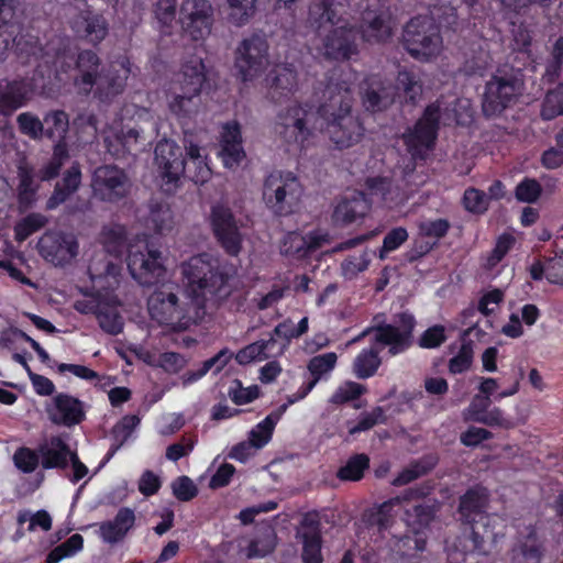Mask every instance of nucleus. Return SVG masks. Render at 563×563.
<instances>
[{"mask_svg": "<svg viewBox=\"0 0 563 563\" xmlns=\"http://www.w3.org/2000/svg\"><path fill=\"white\" fill-rule=\"evenodd\" d=\"M235 269L208 253L190 257L183 265V274L191 292L189 300L183 289L173 283L157 286L147 299L151 318L174 332L185 331L203 312L207 296L225 298L231 294L230 279Z\"/></svg>", "mask_w": 563, "mask_h": 563, "instance_id": "obj_1", "label": "nucleus"}, {"mask_svg": "<svg viewBox=\"0 0 563 563\" xmlns=\"http://www.w3.org/2000/svg\"><path fill=\"white\" fill-rule=\"evenodd\" d=\"M334 71L327 76L322 91L324 101L317 109L320 129L340 150L358 143L364 135V126L358 117L352 113V93L347 81L334 78Z\"/></svg>", "mask_w": 563, "mask_h": 563, "instance_id": "obj_2", "label": "nucleus"}, {"mask_svg": "<svg viewBox=\"0 0 563 563\" xmlns=\"http://www.w3.org/2000/svg\"><path fill=\"white\" fill-rule=\"evenodd\" d=\"M417 325L415 316L409 311L395 314V323L380 322L366 328L355 341L373 333L371 346L361 350L353 361V373L360 379L373 377L382 365L380 350L388 347V355L396 356L408 351L415 343L413 332Z\"/></svg>", "mask_w": 563, "mask_h": 563, "instance_id": "obj_3", "label": "nucleus"}, {"mask_svg": "<svg viewBox=\"0 0 563 563\" xmlns=\"http://www.w3.org/2000/svg\"><path fill=\"white\" fill-rule=\"evenodd\" d=\"M358 95L364 110L375 114L386 111L400 96L415 104L422 95V82L408 68L399 69L395 81L383 74H369L360 82Z\"/></svg>", "mask_w": 563, "mask_h": 563, "instance_id": "obj_4", "label": "nucleus"}, {"mask_svg": "<svg viewBox=\"0 0 563 563\" xmlns=\"http://www.w3.org/2000/svg\"><path fill=\"white\" fill-rule=\"evenodd\" d=\"M489 501L485 487L476 485L466 489L460 497L457 512L465 531H470L472 551L487 553L485 545L497 542L498 532L495 531L497 518L487 511Z\"/></svg>", "mask_w": 563, "mask_h": 563, "instance_id": "obj_5", "label": "nucleus"}, {"mask_svg": "<svg viewBox=\"0 0 563 563\" xmlns=\"http://www.w3.org/2000/svg\"><path fill=\"white\" fill-rule=\"evenodd\" d=\"M206 84V66L201 58H192L183 65L178 78V91L168 103L170 113L181 124H187L198 114L201 104L200 95Z\"/></svg>", "mask_w": 563, "mask_h": 563, "instance_id": "obj_6", "label": "nucleus"}, {"mask_svg": "<svg viewBox=\"0 0 563 563\" xmlns=\"http://www.w3.org/2000/svg\"><path fill=\"white\" fill-rule=\"evenodd\" d=\"M301 194V184L290 172H273L266 176L263 184V200L275 216L291 214Z\"/></svg>", "mask_w": 563, "mask_h": 563, "instance_id": "obj_7", "label": "nucleus"}, {"mask_svg": "<svg viewBox=\"0 0 563 563\" xmlns=\"http://www.w3.org/2000/svg\"><path fill=\"white\" fill-rule=\"evenodd\" d=\"M441 107L438 101L429 103L402 140L408 153L415 161H424L433 151L440 130Z\"/></svg>", "mask_w": 563, "mask_h": 563, "instance_id": "obj_8", "label": "nucleus"}, {"mask_svg": "<svg viewBox=\"0 0 563 563\" xmlns=\"http://www.w3.org/2000/svg\"><path fill=\"white\" fill-rule=\"evenodd\" d=\"M404 46L416 59L429 60L437 56L442 47V36L435 22L429 16L418 15L404 29Z\"/></svg>", "mask_w": 563, "mask_h": 563, "instance_id": "obj_9", "label": "nucleus"}, {"mask_svg": "<svg viewBox=\"0 0 563 563\" xmlns=\"http://www.w3.org/2000/svg\"><path fill=\"white\" fill-rule=\"evenodd\" d=\"M68 128L69 118L63 110L51 111L43 118V121L37 118V139L46 137L54 143L52 159L44 170L45 179L57 177L64 161L69 156L65 142Z\"/></svg>", "mask_w": 563, "mask_h": 563, "instance_id": "obj_10", "label": "nucleus"}, {"mask_svg": "<svg viewBox=\"0 0 563 563\" xmlns=\"http://www.w3.org/2000/svg\"><path fill=\"white\" fill-rule=\"evenodd\" d=\"M268 42L260 34L243 38L234 52V68L242 81L261 76L268 65Z\"/></svg>", "mask_w": 563, "mask_h": 563, "instance_id": "obj_11", "label": "nucleus"}, {"mask_svg": "<svg viewBox=\"0 0 563 563\" xmlns=\"http://www.w3.org/2000/svg\"><path fill=\"white\" fill-rule=\"evenodd\" d=\"M209 224L223 251L230 256H238L242 250L243 236L232 209L221 202L212 205Z\"/></svg>", "mask_w": 563, "mask_h": 563, "instance_id": "obj_12", "label": "nucleus"}, {"mask_svg": "<svg viewBox=\"0 0 563 563\" xmlns=\"http://www.w3.org/2000/svg\"><path fill=\"white\" fill-rule=\"evenodd\" d=\"M91 188L99 200L113 203L121 201L129 195L131 183L123 168L106 164L93 170Z\"/></svg>", "mask_w": 563, "mask_h": 563, "instance_id": "obj_13", "label": "nucleus"}, {"mask_svg": "<svg viewBox=\"0 0 563 563\" xmlns=\"http://www.w3.org/2000/svg\"><path fill=\"white\" fill-rule=\"evenodd\" d=\"M311 115V112L301 104L290 106L277 114L275 130L288 145L303 148L311 136V129L308 125Z\"/></svg>", "mask_w": 563, "mask_h": 563, "instance_id": "obj_14", "label": "nucleus"}, {"mask_svg": "<svg viewBox=\"0 0 563 563\" xmlns=\"http://www.w3.org/2000/svg\"><path fill=\"white\" fill-rule=\"evenodd\" d=\"M358 31L350 24L332 27L322 38V55L331 62H349L357 56Z\"/></svg>", "mask_w": 563, "mask_h": 563, "instance_id": "obj_15", "label": "nucleus"}, {"mask_svg": "<svg viewBox=\"0 0 563 563\" xmlns=\"http://www.w3.org/2000/svg\"><path fill=\"white\" fill-rule=\"evenodd\" d=\"M213 10L208 0H185L179 11V21L192 41L205 38L211 32Z\"/></svg>", "mask_w": 563, "mask_h": 563, "instance_id": "obj_16", "label": "nucleus"}, {"mask_svg": "<svg viewBox=\"0 0 563 563\" xmlns=\"http://www.w3.org/2000/svg\"><path fill=\"white\" fill-rule=\"evenodd\" d=\"M126 262L131 276L142 286L154 285L165 273L161 251L147 244L143 251L130 250Z\"/></svg>", "mask_w": 563, "mask_h": 563, "instance_id": "obj_17", "label": "nucleus"}, {"mask_svg": "<svg viewBox=\"0 0 563 563\" xmlns=\"http://www.w3.org/2000/svg\"><path fill=\"white\" fill-rule=\"evenodd\" d=\"M37 251L55 266L70 263L78 254V242L73 234L49 231L37 240Z\"/></svg>", "mask_w": 563, "mask_h": 563, "instance_id": "obj_18", "label": "nucleus"}, {"mask_svg": "<svg viewBox=\"0 0 563 563\" xmlns=\"http://www.w3.org/2000/svg\"><path fill=\"white\" fill-rule=\"evenodd\" d=\"M44 410L53 424L75 427L86 419L84 402L67 393H56L44 404Z\"/></svg>", "mask_w": 563, "mask_h": 563, "instance_id": "obj_19", "label": "nucleus"}, {"mask_svg": "<svg viewBox=\"0 0 563 563\" xmlns=\"http://www.w3.org/2000/svg\"><path fill=\"white\" fill-rule=\"evenodd\" d=\"M517 97L515 78L493 76L486 84L483 98V113L487 118L501 114Z\"/></svg>", "mask_w": 563, "mask_h": 563, "instance_id": "obj_20", "label": "nucleus"}, {"mask_svg": "<svg viewBox=\"0 0 563 563\" xmlns=\"http://www.w3.org/2000/svg\"><path fill=\"white\" fill-rule=\"evenodd\" d=\"M297 538L302 544V563H323L322 523L317 511H309L302 516Z\"/></svg>", "mask_w": 563, "mask_h": 563, "instance_id": "obj_21", "label": "nucleus"}, {"mask_svg": "<svg viewBox=\"0 0 563 563\" xmlns=\"http://www.w3.org/2000/svg\"><path fill=\"white\" fill-rule=\"evenodd\" d=\"M155 163L161 169L162 178L166 185L176 184L186 169L183 150L173 141H161L156 144Z\"/></svg>", "mask_w": 563, "mask_h": 563, "instance_id": "obj_22", "label": "nucleus"}, {"mask_svg": "<svg viewBox=\"0 0 563 563\" xmlns=\"http://www.w3.org/2000/svg\"><path fill=\"white\" fill-rule=\"evenodd\" d=\"M268 96L280 104L289 99L298 86V73L292 64H278L266 76Z\"/></svg>", "mask_w": 563, "mask_h": 563, "instance_id": "obj_23", "label": "nucleus"}, {"mask_svg": "<svg viewBox=\"0 0 563 563\" xmlns=\"http://www.w3.org/2000/svg\"><path fill=\"white\" fill-rule=\"evenodd\" d=\"M71 29L78 37L97 45L108 35L109 23L102 13L87 7L73 19Z\"/></svg>", "mask_w": 563, "mask_h": 563, "instance_id": "obj_24", "label": "nucleus"}, {"mask_svg": "<svg viewBox=\"0 0 563 563\" xmlns=\"http://www.w3.org/2000/svg\"><path fill=\"white\" fill-rule=\"evenodd\" d=\"M130 69L123 64H111L109 68L96 76L95 97L103 103L121 95L126 86Z\"/></svg>", "mask_w": 563, "mask_h": 563, "instance_id": "obj_25", "label": "nucleus"}, {"mask_svg": "<svg viewBox=\"0 0 563 563\" xmlns=\"http://www.w3.org/2000/svg\"><path fill=\"white\" fill-rule=\"evenodd\" d=\"M372 208V201L363 191H353L344 196L335 206L332 219L340 225H349L365 218Z\"/></svg>", "mask_w": 563, "mask_h": 563, "instance_id": "obj_26", "label": "nucleus"}, {"mask_svg": "<svg viewBox=\"0 0 563 563\" xmlns=\"http://www.w3.org/2000/svg\"><path fill=\"white\" fill-rule=\"evenodd\" d=\"M32 88L24 79L0 80V114L12 115L18 109L25 106L31 98Z\"/></svg>", "mask_w": 563, "mask_h": 563, "instance_id": "obj_27", "label": "nucleus"}, {"mask_svg": "<svg viewBox=\"0 0 563 563\" xmlns=\"http://www.w3.org/2000/svg\"><path fill=\"white\" fill-rule=\"evenodd\" d=\"M71 453L69 445L60 437H52L48 445H37V464L41 463L45 470H66Z\"/></svg>", "mask_w": 563, "mask_h": 563, "instance_id": "obj_28", "label": "nucleus"}, {"mask_svg": "<svg viewBox=\"0 0 563 563\" xmlns=\"http://www.w3.org/2000/svg\"><path fill=\"white\" fill-rule=\"evenodd\" d=\"M135 519L133 509L129 507L120 508L112 520L100 523L99 531L101 539L109 544H115L122 541L134 527Z\"/></svg>", "mask_w": 563, "mask_h": 563, "instance_id": "obj_29", "label": "nucleus"}, {"mask_svg": "<svg viewBox=\"0 0 563 563\" xmlns=\"http://www.w3.org/2000/svg\"><path fill=\"white\" fill-rule=\"evenodd\" d=\"M544 554L543 543L538 538L533 525L527 527V534L511 549V563H541Z\"/></svg>", "mask_w": 563, "mask_h": 563, "instance_id": "obj_30", "label": "nucleus"}, {"mask_svg": "<svg viewBox=\"0 0 563 563\" xmlns=\"http://www.w3.org/2000/svg\"><path fill=\"white\" fill-rule=\"evenodd\" d=\"M81 183L80 166L73 164L63 175L60 181H57L52 196L46 202V209L53 210L67 201L70 196L77 191Z\"/></svg>", "mask_w": 563, "mask_h": 563, "instance_id": "obj_31", "label": "nucleus"}, {"mask_svg": "<svg viewBox=\"0 0 563 563\" xmlns=\"http://www.w3.org/2000/svg\"><path fill=\"white\" fill-rule=\"evenodd\" d=\"M100 58L91 49L81 51L76 60V67L79 75L75 78V85L79 90L89 93L96 82V76L99 74Z\"/></svg>", "mask_w": 563, "mask_h": 563, "instance_id": "obj_32", "label": "nucleus"}, {"mask_svg": "<svg viewBox=\"0 0 563 563\" xmlns=\"http://www.w3.org/2000/svg\"><path fill=\"white\" fill-rule=\"evenodd\" d=\"M426 545V533L412 530L395 538L391 544V551L400 559H413L424 551Z\"/></svg>", "mask_w": 563, "mask_h": 563, "instance_id": "obj_33", "label": "nucleus"}, {"mask_svg": "<svg viewBox=\"0 0 563 563\" xmlns=\"http://www.w3.org/2000/svg\"><path fill=\"white\" fill-rule=\"evenodd\" d=\"M35 350V340L18 328H10L1 332L0 346L13 352V360L26 366L25 345Z\"/></svg>", "mask_w": 563, "mask_h": 563, "instance_id": "obj_34", "label": "nucleus"}, {"mask_svg": "<svg viewBox=\"0 0 563 563\" xmlns=\"http://www.w3.org/2000/svg\"><path fill=\"white\" fill-rule=\"evenodd\" d=\"M117 307L115 296L107 292V300L96 316L100 328L111 335H117L123 330L122 317Z\"/></svg>", "mask_w": 563, "mask_h": 563, "instance_id": "obj_35", "label": "nucleus"}, {"mask_svg": "<svg viewBox=\"0 0 563 563\" xmlns=\"http://www.w3.org/2000/svg\"><path fill=\"white\" fill-rule=\"evenodd\" d=\"M18 203L20 212H25L35 201L34 169L26 165L19 166Z\"/></svg>", "mask_w": 563, "mask_h": 563, "instance_id": "obj_36", "label": "nucleus"}, {"mask_svg": "<svg viewBox=\"0 0 563 563\" xmlns=\"http://www.w3.org/2000/svg\"><path fill=\"white\" fill-rule=\"evenodd\" d=\"M146 222L155 233L164 234L173 229V211L165 202L151 201Z\"/></svg>", "mask_w": 563, "mask_h": 563, "instance_id": "obj_37", "label": "nucleus"}, {"mask_svg": "<svg viewBox=\"0 0 563 563\" xmlns=\"http://www.w3.org/2000/svg\"><path fill=\"white\" fill-rule=\"evenodd\" d=\"M369 457L365 453L351 455L346 463L339 467L336 477L342 482H358L369 468Z\"/></svg>", "mask_w": 563, "mask_h": 563, "instance_id": "obj_38", "label": "nucleus"}, {"mask_svg": "<svg viewBox=\"0 0 563 563\" xmlns=\"http://www.w3.org/2000/svg\"><path fill=\"white\" fill-rule=\"evenodd\" d=\"M288 404L279 407L278 412H273L265 417L256 427L250 432V441L255 449H261L266 445L272 439L275 426L280 418V415L287 409Z\"/></svg>", "mask_w": 563, "mask_h": 563, "instance_id": "obj_39", "label": "nucleus"}, {"mask_svg": "<svg viewBox=\"0 0 563 563\" xmlns=\"http://www.w3.org/2000/svg\"><path fill=\"white\" fill-rule=\"evenodd\" d=\"M275 344L276 340L274 336H271L268 340L255 341L241 349L236 353L235 360L241 365H246L255 361H264L269 357L268 350Z\"/></svg>", "mask_w": 563, "mask_h": 563, "instance_id": "obj_40", "label": "nucleus"}, {"mask_svg": "<svg viewBox=\"0 0 563 563\" xmlns=\"http://www.w3.org/2000/svg\"><path fill=\"white\" fill-rule=\"evenodd\" d=\"M563 115V80L553 89L547 91L540 110L544 121H551Z\"/></svg>", "mask_w": 563, "mask_h": 563, "instance_id": "obj_41", "label": "nucleus"}, {"mask_svg": "<svg viewBox=\"0 0 563 563\" xmlns=\"http://www.w3.org/2000/svg\"><path fill=\"white\" fill-rule=\"evenodd\" d=\"M400 501L399 497L390 498L378 507L365 514V521L371 527H376L378 531L388 529L393 522V508Z\"/></svg>", "mask_w": 563, "mask_h": 563, "instance_id": "obj_42", "label": "nucleus"}, {"mask_svg": "<svg viewBox=\"0 0 563 563\" xmlns=\"http://www.w3.org/2000/svg\"><path fill=\"white\" fill-rule=\"evenodd\" d=\"M231 356L227 355V350H221L214 356L206 360L201 367L197 371H188L183 375V384L191 385L201 379L209 371L214 368V373H219L228 364Z\"/></svg>", "mask_w": 563, "mask_h": 563, "instance_id": "obj_43", "label": "nucleus"}, {"mask_svg": "<svg viewBox=\"0 0 563 563\" xmlns=\"http://www.w3.org/2000/svg\"><path fill=\"white\" fill-rule=\"evenodd\" d=\"M229 4L228 20L235 26L250 22L256 11V0H227Z\"/></svg>", "mask_w": 563, "mask_h": 563, "instance_id": "obj_44", "label": "nucleus"}, {"mask_svg": "<svg viewBox=\"0 0 563 563\" xmlns=\"http://www.w3.org/2000/svg\"><path fill=\"white\" fill-rule=\"evenodd\" d=\"M140 418L136 415H126L122 417L112 428V445L108 456H111L120 446H122L131 437L134 429L140 424Z\"/></svg>", "mask_w": 563, "mask_h": 563, "instance_id": "obj_45", "label": "nucleus"}, {"mask_svg": "<svg viewBox=\"0 0 563 563\" xmlns=\"http://www.w3.org/2000/svg\"><path fill=\"white\" fill-rule=\"evenodd\" d=\"M338 362V355L334 352H327L311 357L307 368L312 377L311 380L318 384L325 375L330 374Z\"/></svg>", "mask_w": 563, "mask_h": 563, "instance_id": "obj_46", "label": "nucleus"}, {"mask_svg": "<svg viewBox=\"0 0 563 563\" xmlns=\"http://www.w3.org/2000/svg\"><path fill=\"white\" fill-rule=\"evenodd\" d=\"M84 548V538L79 533L70 536L66 541L55 547L46 556V563H58L66 558H70L81 551Z\"/></svg>", "mask_w": 563, "mask_h": 563, "instance_id": "obj_47", "label": "nucleus"}, {"mask_svg": "<svg viewBox=\"0 0 563 563\" xmlns=\"http://www.w3.org/2000/svg\"><path fill=\"white\" fill-rule=\"evenodd\" d=\"M391 36L389 22L382 15H375L363 25V37L367 42L383 43Z\"/></svg>", "mask_w": 563, "mask_h": 563, "instance_id": "obj_48", "label": "nucleus"}, {"mask_svg": "<svg viewBox=\"0 0 563 563\" xmlns=\"http://www.w3.org/2000/svg\"><path fill=\"white\" fill-rule=\"evenodd\" d=\"M474 358V343L472 340H464L459 352L449 361V372L451 374H462L470 369Z\"/></svg>", "mask_w": 563, "mask_h": 563, "instance_id": "obj_49", "label": "nucleus"}, {"mask_svg": "<svg viewBox=\"0 0 563 563\" xmlns=\"http://www.w3.org/2000/svg\"><path fill=\"white\" fill-rule=\"evenodd\" d=\"M462 205L470 213L484 214L489 208V199L485 191L468 187L463 194Z\"/></svg>", "mask_w": 563, "mask_h": 563, "instance_id": "obj_50", "label": "nucleus"}, {"mask_svg": "<svg viewBox=\"0 0 563 563\" xmlns=\"http://www.w3.org/2000/svg\"><path fill=\"white\" fill-rule=\"evenodd\" d=\"M515 242L516 239L512 234H500L496 240L494 249L486 258L485 267L487 269H493L494 267H496L514 247Z\"/></svg>", "mask_w": 563, "mask_h": 563, "instance_id": "obj_51", "label": "nucleus"}, {"mask_svg": "<svg viewBox=\"0 0 563 563\" xmlns=\"http://www.w3.org/2000/svg\"><path fill=\"white\" fill-rule=\"evenodd\" d=\"M542 195V186L536 178L525 177L515 189L519 202L534 203Z\"/></svg>", "mask_w": 563, "mask_h": 563, "instance_id": "obj_52", "label": "nucleus"}, {"mask_svg": "<svg viewBox=\"0 0 563 563\" xmlns=\"http://www.w3.org/2000/svg\"><path fill=\"white\" fill-rule=\"evenodd\" d=\"M84 294L82 299H78L74 303V308L82 314H95L99 312L101 307L107 300V292L101 291H81Z\"/></svg>", "mask_w": 563, "mask_h": 563, "instance_id": "obj_53", "label": "nucleus"}, {"mask_svg": "<svg viewBox=\"0 0 563 563\" xmlns=\"http://www.w3.org/2000/svg\"><path fill=\"white\" fill-rule=\"evenodd\" d=\"M365 393L366 387L364 385L347 380L333 393L330 398V402L334 405H344L358 399Z\"/></svg>", "mask_w": 563, "mask_h": 563, "instance_id": "obj_54", "label": "nucleus"}, {"mask_svg": "<svg viewBox=\"0 0 563 563\" xmlns=\"http://www.w3.org/2000/svg\"><path fill=\"white\" fill-rule=\"evenodd\" d=\"M306 242L303 240V235L292 231L288 232L283 240L280 252L286 256H291L297 260H302L307 257Z\"/></svg>", "mask_w": 563, "mask_h": 563, "instance_id": "obj_55", "label": "nucleus"}, {"mask_svg": "<svg viewBox=\"0 0 563 563\" xmlns=\"http://www.w3.org/2000/svg\"><path fill=\"white\" fill-rule=\"evenodd\" d=\"M433 468V464H428L423 461L411 463L408 467L404 468L391 482L394 486H404L415 479L427 475Z\"/></svg>", "mask_w": 563, "mask_h": 563, "instance_id": "obj_56", "label": "nucleus"}, {"mask_svg": "<svg viewBox=\"0 0 563 563\" xmlns=\"http://www.w3.org/2000/svg\"><path fill=\"white\" fill-rule=\"evenodd\" d=\"M385 421L384 409L379 406L373 408L369 412L361 413L356 423L349 429L350 434H356L374 428L376 424Z\"/></svg>", "mask_w": 563, "mask_h": 563, "instance_id": "obj_57", "label": "nucleus"}, {"mask_svg": "<svg viewBox=\"0 0 563 563\" xmlns=\"http://www.w3.org/2000/svg\"><path fill=\"white\" fill-rule=\"evenodd\" d=\"M220 147L219 155L224 167L229 169L238 168L246 156L242 143L220 144Z\"/></svg>", "mask_w": 563, "mask_h": 563, "instance_id": "obj_58", "label": "nucleus"}, {"mask_svg": "<svg viewBox=\"0 0 563 563\" xmlns=\"http://www.w3.org/2000/svg\"><path fill=\"white\" fill-rule=\"evenodd\" d=\"M62 57V51L57 49L54 54V56H51L48 52H46L45 48L41 47L37 43V75H41V77L45 76V73H47V76L51 77L52 74L55 76L57 75V66L59 63V59Z\"/></svg>", "mask_w": 563, "mask_h": 563, "instance_id": "obj_59", "label": "nucleus"}, {"mask_svg": "<svg viewBox=\"0 0 563 563\" xmlns=\"http://www.w3.org/2000/svg\"><path fill=\"white\" fill-rule=\"evenodd\" d=\"M177 0H155L153 13L162 26H170L176 19Z\"/></svg>", "mask_w": 563, "mask_h": 563, "instance_id": "obj_60", "label": "nucleus"}, {"mask_svg": "<svg viewBox=\"0 0 563 563\" xmlns=\"http://www.w3.org/2000/svg\"><path fill=\"white\" fill-rule=\"evenodd\" d=\"M408 240V232L402 227L391 229L383 240V245L379 250V258L384 260L388 253L399 249Z\"/></svg>", "mask_w": 563, "mask_h": 563, "instance_id": "obj_61", "label": "nucleus"}, {"mask_svg": "<svg viewBox=\"0 0 563 563\" xmlns=\"http://www.w3.org/2000/svg\"><path fill=\"white\" fill-rule=\"evenodd\" d=\"M448 336L445 333V327L442 324H435L424 330L418 340V345L422 349H437L441 346Z\"/></svg>", "mask_w": 563, "mask_h": 563, "instance_id": "obj_62", "label": "nucleus"}, {"mask_svg": "<svg viewBox=\"0 0 563 563\" xmlns=\"http://www.w3.org/2000/svg\"><path fill=\"white\" fill-rule=\"evenodd\" d=\"M173 495L179 501H190L198 495V488L194 481L186 476H178L172 483Z\"/></svg>", "mask_w": 563, "mask_h": 563, "instance_id": "obj_63", "label": "nucleus"}, {"mask_svg": "<svg viewBox=\"0 0 563 563\" xmlns=\"http://www.w3.org/2000/svg\"><path fill=\"white\" fill-rule=\"evenodd\" d=\"M336 0H319L311 8V13L318 14V22L336 25L340 21L336 12Z\"/></svg>", "mask_w": 563, "mask_h": 563, "instance_id": "obj_64", "label": "nucleus"}]
</instances>
